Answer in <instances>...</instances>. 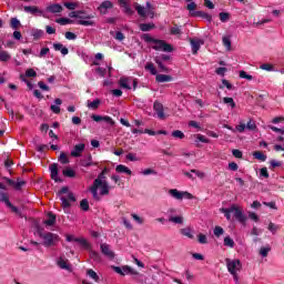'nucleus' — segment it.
Wrapping results in <instances>:
<instances>
[{
	"instance_id": "obj_49",
	"label": "nucleus",
	"mask_w": 284,
	"mask_h": 284,
	"mask_svg": "<svg viewBox=\"0 0 284 284\" xmlns=\"http://www.w3.org/2000/svg\"><path fill=\"white\" fill-rule=\"evenodd\" d=\"M245 122L241 121L240 124L235 126V132H240V134H243V132H245Z\"/></svg>"
},
{
	"instance_id": "obj_48",
	"label": "nucleus",
	"mask_w": 284,
	"mask_h": 284,
	"mask_svg": "<svg viewBox=\"0 0 284 284\" xmlns=\"http://www.w3.org/2000/svg\"><path fill=\"white\" fill-rule=\"evenodd\" d=\"M145 70H148L149 72H151V74H156V68H154V63L152 62H148L145 64Z\"/></svg>"
},
{
	"instance_id": "obj_20",
	"label": "nucleus",
	"mask_w": 284,
	"mask_h": 284,
	"mask_svg": "<svg viewBox=\"0 0 284 284\" xmlns=\"http://www.w3.org/2000/svg\"><path fill=\"white\" fill-rule=\"evenodd\" d=\"M100 250L104 256H108V258H114V252L110 248V246L105 243L100 245Z\"/></svg>"
},
{
	"instance_id": "obj_1",
	"label": "nucleus",
	"mask_w": 284,
	"mask_h": 284,
	"mask_svg": "<svg viewBox=\"0 0 284 284\" xmlns=\"http://www.w3.org/2000/svg\"><path fill=\"white\" fill-rule=\"evenodd\" d=\"M106 169H104L99 175L98 179H95L93 181V184L90 186V192L93 196V199H95V201H101V196H106L108 194H110V185L108 184V182L103 179H105L104 174H105ZM99 190H100V195H99Z\"/></svg>"
},
{
	"instance_id": "obj_54",
	"label": "nucleus",
	"mask_w": 284,
	"mask_h": 284,
	"mask_svg": "<svg viewBox=\"0 0 284 284\" xmlns=\"http://www.w3.org/2000/svg\"><path fill=\"white\" fill-rule=\"evenodd\" d=\"M197 241H199V243H201V245H206L207 236L205 234H203V233H200L197 235Z\"/></svg>"
},
{
	"instance_id": "obj_2",
	"label": "nucleus",
	"mask_w": 284,
	"mask_h": 284,
	"mask_svg": "<svg viewBox=\"0 0 284 284\" xmlns=\"http://www.w3.org/2000/svg\"><path fill=\"white\" fill-rule=\"evenodd\" d=\"M142 39H143V41H145V43H151V48L153 50H156L159 52H172L171 44H168L163 40L152 38V36H150V33H144L142 36Z\"/></svg>"
},
{
	"instance_id": "obj_59",
	"label": "nucleus",
	"mask_w": 284,
	"mask_h": 284,
	"mask_svg": "<svg viewBox=\"0 0 284 284\" xmlns=\"http://www.w3.org/2000/svg\"><path fill=\"white\" fill-rule=\"evenodd\" d=\"M80 206L81 210H83L84 212H88V210H90V203L88 202V200H82L80 202Z\"/></svg>"
},
{
	"instance_id": "obj_62",
	"label": "nucleus",
	"mask_w": 284,
	"mask_h": 284,
	"mask_svg": "<svg viewBox=\"0 0 284 284\" xmlns=\"http://www.w3.org/2000/svg\"><path fill=\"white\" fill-rule=\"evenodd\" d=\"M90 258H92L93 261H101V255H99L95 251H91Z\"/></svg>"
},
{
	"instance_id": "obj_3",
	"label": "nucleus",
	"mask_w": 284,
	"mask_h": 284,
	"mask_svg": "<svg viewBox=\"0 0 284 284\" xmlns=\"http://www.w3.org/2000/svg\"><path fill=\"white\" fill-rule=\"evenodd\" d=\"M37 234L40 236V239H42L43 241L42 245L44 247H54L59 245V241H61V237L57 233H52V232L43 233L41 229L37 231Z\"/></svg>"
},
{
	"instance_id": "obj_33",
	"label": "nucleus",
	"mask_w": 284,
	"mask_h": 284,
	"mask_svg": "<svg viewBox=\"0 0 284 284\" xmlns=\"http://www.w3.org/2000/svg\"><path fill=\"white\" fill-rule=\"evenodd\" d=\"M63 176H68L69 179H74L77 176V173L74 170L67 168L62 171Z\"/></svg>"
},
{
	"instance_id": "obj_4",
	"label": "nucleus",
	"mask_w": 284,
	"mask_h": 284,
	"mask_svg": "<svg viewBox=\"0 0 284 284\" xmlns=\"http://www.w3.org/2000/svg\"><path fill=\"white\" fill-rule=\"evenodd\" d=\"M60 200L62 202L63 210H68L74 201H77V197H74V193L70 192V189L68 186H63L59 192Z\"/></svg>"
},
{
	"instance_id": "obj_18",
	"label": "nucleus",
	"mask_w": 284,
	"mask_h": 284,
	"mask_svg": "<svg viewBox=\"0 0 284 284\" xmlns=\"http://www.w3.org/2000/svg\"><path fill=\"white\" fill-rule=\"evenodd\" d=\"M4 181H7V183L9 185H12V187H14V190H21V187H23V185H26V181H23V180H18L16 182L14 180H10L8 178H4Z\"/></svg>"
},
{
	"instance_id": "obj_25",
	"label": "nucleus",
	"mask_w": 284,
	"mask_h": 284,
	"mask_svg": "<svg viewBox=\"0 0 284 284\" xmlns=\"http://www.w3.org/2000/svg\"><path fill=\"white\" fill-rule=\"evenodd\" d=\"M115 172H118V174H128L129 176H132V170L123 164L118 165Z\"/></svg>"
},
{
	"instance_id": "obj_58",
	"label": "nucleus",
	"mask_w": 284,
	"mask_h": 284,
	"mask_svg": "<svg viewBox=\"0 0 284 284\" xmlns=\"http://www.w3.org/2000/svg\"><path fill=\"white\" fill-rule=\"evenodd\" d=\"M270 165H271V170H274L276 168H281V165H283V162L276 161V160H271Z\"/></svg>"
},
{
	"instance_id": "obj_35",
	"label": "nucleus",
	"mask_w": 284,
	"mask_h": 284,
	"mask_svg": "<svg viewBox=\"0 0 284 284\" xmlns=\"http://www.w3.org/2000/svg\"><path fill=\"white\" fill-rule=\"evenodd\" d=\"M55 23H59L60 26H68L70 23H74V21L70 18H60L55 20Z\"/></svg>"
},
{
	"instance_id": "obj_11",
	"label": "nucleus",
	"mask_w": 284,
	"mask_h": 284,
	"mask_svg": "<svg viewBox=\"0 0 284 284\" xmlns=\"http://www.w3.org/2000/svg\"><path fill=\"white\" fill-rule=\"evenodd\" d=\"M0 201L6 203L7 207L11 209V212H13L14 214L21 215V212L19 211V209L12 205V202H10V199H8V193L0 192Z\"/></svg>"
},
{
	"instance_id": "obj_12",
	"label": "nucleus",
	"mask_w": 284,
	"mask_h": 284,
	"mask_svg": "<svg viewBox=\"0 0 284 284\" xmlns=\"http://www.w3.org/2000/svg\"><path fill=\"white\" fill-rule=\"evenodd\" d=\"M23 10L28 14H33V17H42L43 16V11H41V9H39V7H37V6H26V7H23Z\"/></svg>"
},
{
	"instance_id": "obj_17",
	"label": "nucleus",
	"mask_w": 284,
	"mask_h": 284,
	"mask_svg": "<svg viewBox=\"0 0 284 284\" xmlns=\"http://www.w3.org/2000/svg\"><path fill=\"white\" fill-rule=\"evenodd\" d=\"M83 150H85V144L80 143L75 144L73 150L71 151V156L79 158L81 154H83Z\"/></svg>"
},
{
	"instance_id": "obj_23",
	"label": "nucleus",
	"mask_w": 284,
	"mask_h": 284,
	"mask_svg": "<svg viewBox=\"0 0 284 284\" xmlns=\"http://www.w3.org/2000/svg\"><path fill=\"white\" fill-rule=\"evenodd\" d=\"M47 11L51 12L52 14H57L59 12H63V7L59 3H54V4L47 7Z\"/></svg>"
},
{
	"instance_id": "obj_38",
	"label": "nucleus",
	"mask_w": 284,
	"mask_h": 284,
	"mask_svg": "<svg viewBox=\"0 0 284 284\" xmlns=\"http://www.w3.org/2000/svg\"><path fill=\"white\" fill-rule=\"evenodd\" d=\"M75 243H78V245H80V247H84V248L90 247L88 240H85L83 237H77Z\"/></svg>"
},
{
	"instance_id": "obj_13",
	"label": "nucleus",
	"mask_w": 284,
	"mask_h": 284,
	"mask_svg": "<svg viewBox=\"0 0 284 284\" xmlns=\"http://www.w3.org/2000/svg\"><path fill=\"white\" fill-rule=\"evenodd\" d=\"M112 8H114L112 1L105 0L98 7V10L100 14H105L109 10H112Z\"/></svg>"
},
{
	"instance_id": "obj_24",
	"label": "nucleus",
	"mask_w": 284,
	"mask_h": 284,
	"mask_svg": "<svg viewBox=\"0 0 284 284\" xmlns=\"http://www.w3.org/2000/svg\"><path fill=\"white\" fill-rule=\"evenodd\" d=\"M80 165H82V168H91V165H97V162L92 161V155L89 154L85 159L80 161Z\"/></svg>"
},
{
	"instance_id": "obj_37",
	"label": "nucleus",
	"mask_w": 284,
	"mask_h": 284,
	"mask_svg": "<svg viewBox=\"0 0 284 284\" xmlns=\"http://www.w3.org/2000/svg\"><path fill=\"white\" fill-rule=\"evenodd\" d=\"M254 159H257V161H267V155H265L263 152L261 151H255L253 153Z\"/></svg>"
},
{
	"instance_id": "obj_56",
	"label": "nucleus",
	"mask_w": 284,
	"mask_h": 284,
	"mask_svg": "<svg viewBox=\"0 0 284 284\" xmlns=\"http://www.w3.org/2000/svg\"><path fill=\"white\" fill-rule=\"evenodd\" d=\"M246 130H250V131L256 130V122H254V120H248L246 123Z\"/></svg>"
},
{
	"instance_id": "obj_22",
	"label": "nucleus",
	"mask_w": 284,
	"mask_h": 284,
	"mask_svg": "<svg viewBox=\"0 0 284 284\" xmlns=\"http://www.w3.org/2000/svg\"><path fill=\"white\" fill-rule=\"evenodd\" d=\"M120 8H123L125 14H134V11L132 10V8L130 7V4H128V1L125 0H119L118 1Z\"/></svg>"
},
{
	"instance_id": "obj_6",
	"label": "nucleus",
	"mask_w": 284,
	"mask_h": 284,
	"mask_svg": "<svg viewBox=\"0 0 284 284\" xmlns=\"http://www.w3.org/2000/svg\"><path fill=\"white\" fill-rule=\"evenodd\" d=\"M80 17L78 20V26H95V22L92 20L94 19V14L88 13L87 11L80 10Z\"/></svg>"
},
{
	"instance_id": "obj_55",
	"label": "nucleus",
	"mask_w": 284,
	"mask_h": 284,
	"mask_svg": "<svg viewBox=\"0 0 284 284\" xmlns=\"http://www.w3.org/2000/svg\"><path fill=\"white\" fill-rule=\"evenodd\" d=\"M223 103H226L232 109L236 108V103L234 102V99H232V98H224Z\"/></svg>"
},
{
	"instance_id": "obj_31",
	"label": "nucleus",
	"mask_w": 284,
	"mask_h": 284,
	"mask_svg": "<svg viewBox=\"0 0 284 284\" xmlns=\"http://www.w3.org/2000/svg\"><path fill=\"white\" fill-rule=\"evenodd\" d=\"M55 223H57V215L49 213L48 219L44 220V225H48L49 227H51V225H54Z\"/></svg>"
},
{
	"instance_id": "obj_28",
	"label": "nucleus",
	"mask_w": 284,
	"mask_h": 284,
	"mask_svg": "<svg viewBox=\"0 0 284 284\" xmlns=\"http://www.w3.org/2000/svg\"><path fill=\"white\" fill-rule=\"evenodd\" d=\"M155 80L158 81V83H169L170 81H172V77L168 74H158L155 77Z\"/></svg>"
},
{
	"instance_id": "obj_14",
	"label": "nucleus",
	"mask_w": 284,
	"mask_h": 284,
	"mask_svg": "<svg viewBox=\"0 0 284 284\" xmlns=\"http://www.w3.org/2000/svg\"><path fill=\"white\" fill-rule=\"evenodd\" d=\"M91 119L95 121V123H101V121H104L105 123H110V125H114V120L108 115H91Z\"/></svg>"
},
{
	"instance_id": "obj_46",
	"label": "nucleus",
	"mask_w": 284,
	"mask_h": 284,
	"mask_svg": "<svg viewBox=\"0 0 284 284\" xmlns=\"http://www.w3.org/2000/svg\"><path fill=\"white\" fill-rule=\"evenodd\" d=\"M155 63L158 64V68H160L161 72H170V69L163 65V62L159 60V58L155 59Z\"/></svg>"
},
{
	"instance_id": "obj_45",
	"label": "nucleus",
	"mask_w": 284,
	"mask_h": 284,
	"mask_svg": "<svg viewBox=\"0 0 284 284\" xmlns=\"http://www.w3.org/2000/svg\"><path fill=\"white\" fill-rule=\"evenodd\" d=\"M64 8L68 10H77V8H79V2H64Z\"/></svg>"
},
{
	"instance_id": "obj_40",
	"label": "nucleus",
	"mask_w": 284,
	"mask_h": 284,
	"mask_svg": "<svg viewBox=\"0 0 284 284\" xmlns=\"http://www.w3.org/2000/svg\"><path fill=\"white\" fill-rule=\"evenodd\" d=\"M99 105H101V100L99 99H95L92 102L88 101V108H90L91 110H98Z\"/></svg>"
},
{
	"instance_id": "obj_30",
	"label": "nucleus",
	"mask_w": 284,
	"mask_h": 284,
	"mask_svg": "<svg viewBox=\"0 0 284 284\" xmlns=\"http://www.w3.org/2000/svg\"><path fill=\"white\" fill-rule=\"evenodd\" d=\"M169 222L174 223L175 225H183V216L182 215H170Z\"/></svg>"
},
{
	"instance_id": "obj_61",
	"label": "nucleus",
	"mask_w": 284,
	"mask_h": 284,
	"mask_svg": "<svg viewBox=\"0 0 284 284\" xmlns=\"http://www.w3.org/2000/svg\"><path fill=\"white\" fill-rule=\"evenodd\" d=\"M131 216H132V219H133L134 221H136V222L139 223V225H143V223H144V221H145V220H143V217H141V216H139V215H136V214H134V213H132Z\"/></svg>"
},
{
	"instance_id": "obj_42",
	"label": "nucleus",
	"mask_w": 284,
	"mask_h": 284,
	"mask_svg": "<svg viewBox=\"0 0 284 284\" xmlns=\"http://www.w3.org/2000/svg\"><path fill=\"white\" fill-rule=\"evenodd\" d=\"M11 57L10 53H8V51H3L0 49V61H10Z\"/></svg>"
},
{
	"instance_id": "obj_9",
	"label": "nucleus",
	"mask_w": 284,
	"mask_h": 284,
	"mask_svg": "<svg viewBox=\"0 0 284 284\" xmlns=\"http://www.w3.org/2000/svg\"><path fill=\"white\" fill-rule=\"evenodd\" d=\"M231 212L233 213V216L239 221V223H245L247 221V215L243 213V207H241L237 204L231 205Z\"/></svg>"
},
{
	"instance_id": "obj_21",
	"label": "nucleus",
	"mask_w": 284,
	"mask_h": 284,
	"mask_svg": "<svg viewBox=\"0 0 284 284\" xmlns=\"http://www.w3.org/2000/svg\"><path fill=\"white\" fill-rule=\"evenodd\" d=\"M201 45H203L202 40L191 39V48H192L193 54H196L199 50H201Z\"/></svg>"
},
{
	"instance_id": "obj_41",
	"label": "nucleus",
	"mask_w": 284,
	"mask_h": 284,
	"mask_svg": "<svg viewBox=\"0 0 284 284\" xmlns=\"http://www.w3.org/2000/svg\"><path fill=\"white\" fill-rule=\"evenodd\" d=\"M220 212H222V214H224L226 221H232V209L231 206L229 209H220Z\"/></svg>"
},
{
	"instance_id": "obj_15",
	"label": "nucleus",
	"mask_w": 284,
	"mask_h": 284,
	"mask_svg": "<svg viewBox=\"0 0 284 284\" xmlns=\"http://www.w3.org/2000/svg\"><path fill=\"white\" fill-rule=\"evenodd\" d=\"M50 172H51V179L55 181V183L61 182V179L59 178V165L53 163L50 165Z\"/></svg>"
},
{
	"instance_id": "obj_36",
	"label": "nucleus",
	"mask_w": 284,
	"mask_h": 284,
	"mask_svg": "<svg viewBox=\"0 0 284 284\" xmlns=\"http://www.w3.org/2000/svg\"><path fill=\"white\" fill-rule=\"evenodd\" d=\"M10 26L13 30H19V28H21V21L17 18H11Z\"/></svg>"
},
{
	"instance_id": "obj_26",
	"label": "nucleus",
	"mask_w": 284,
	"mask_h": 284,
	"mask_svg": "<svg viewBox=\"0 0 284 284\" xmlns=\"http://www.w3.org/2000/svg\"><path fill=\"white\" fill-rule=\"evenodd\" d=\"M57 263L61 267V270H70V262L68 261V258L61 256L59 257Z\"/></svg>"
},
{
	"instance_id": "obj_7",
	"label": "nucleus",
	"mask_w": 284,
	"mask_h": 284,
	"mask_svg": "<svg viewBox=\"0 0 284 284\" xmlns=\"http://www.w3.org/2000/svg\"><path fill=\"white\" fill-rule=\"evenodd\" d=\"M135 10L140 17H151V19H154V8L150 2H146V7L136 4Z\"/></svg>"
},
{
	"instance_id": "obj_64",
	"label": "nucleus",
	"mask_w": 284,
	"mask_h": 284,
	"mask_svg": "<svg viewBox=\"0 0 284 284\" xmlns=\"http://www.w3.org/2000/svg\"><path fill=\"white\" fill-rule=\"evenodd\" d=\"M171 34H182L181 29L178 26H174L170 30Z\"/></svg>"
},
{
	"instance_id": "obj_27",
	"label": "nucleus",
	"mask_w": 284,
	"mask_h": 284,
	"mask_svg": "<svg viewBox=\"0 0 284 284\" xmlns=\"http://www.w3.org/2000/svg\"><path fill=\"white\" fill-rule=\"evenodd\" d=\"M53 50H55L57 52L61 51V54H63V57H65V54L70 52L68 48L63 47L62 43H53Z\"/></svg>"
},
{
	"instance_id": "obj_16",
	"label": "nucleus",
	"mask_w": 284,
	"mask_h": 284,
	"mask_svg": "<svg viewBox=\"0 0 284 284\" xmlns=\"http://www.w3.org/2000/svg\"><path fill=\"white\" fill-rule=\"evenodd\" d=\"M153 109L162 121L165 120V112H163V104L161 102L155 101L153 104Z\"/></svg>"
},
{
	"instance_id": "obj_39",
	"label": "nucleus",
	"mask_w": 284,
	"mask_h": 284,
	"mask_svg": "<svg viewBox=\"0 0 284 284\" xmlns=\"http://www.w3.org/2000/svg\"><path fill=\"white\" fill-rule=\"evenodd\" d=\"M87 274H88V276H90V278L94 280L95 283H99L100 277H99V275L97 274V272H94V270L89 268V270L87 271Z\"/></svg>"
},
{
	"instance_id": "obj_10",
	"label": "nucleus",
	"mask_w": 284,
	"mask_h": 284,
	"mask_svg": "<svg viewBox=\"0 0 284 284\" xmlns=\"http://www.w3.org/2000/svg\"><path fill=\"white\" fill-rule=\"evenodd\" d=\"M120 88H123L124 90H132V85L134 90H136V79L134 78H121L120 81Z\"/></svg>"
},
{
	"instance_id": "obj_8",
	"label": "nucleus",
	"mask_w": 284,
	"mask_h": 284,
	"mask_svg": "<svg viewBox=\"0 0 284 284\" xmlns=\"http://www.w3.org/2000/svg\"><path fill=\"white\" fill-rule=\"evenodd\" d=\"M169 194L176 201H183V199H187L189 201H192V199H194V195H192L190 192L179 191L176 189L169 190Z\"/></svg>"
},
{
	"instance_id": "obj_29",
	"label": "nucleus",
	"mask_w": 284,
	"mask_h": 284,
	"mask_svg": "<svg viewBox=\"0 0 284 284\" xmlns=\"http://www.w3.org/2000/svg\"><path fill=\"white\" fill-rule=\"evenodd\" d=\"M195 17H200L201 19H205L209 23H212V16L205 11H196L193 13Z\"/></svg>"
},
{
	"instance_id": "obj_44",
	"label": "nucleus",
	"mask_w": 284,
	"mask_h": 284,
	"mask_svg": "<svg viewBox=\"0 0 284 284\" xmlns=\"http://www.w3.org/2000/svg\"><path fill=\"white\" fill-rule=\"evenodd\" d=\"M213 234L219 239L220 236H223V234H225V231L221 226H215V229L213 230Z\"/></svg>"
},
{
	"instance_id": "obj_34",
	"label": "nucleus",
	"mask_w": 284,
	"mask_h": 284,
	"mask_svg": "<svg viewBox=\"0 0 284 284\" xmlns=\"http://www.w3.org/2000/svg\"><path fill=\"white\" fill-rule=\"evenodd\" d=\"M180 234H182V236H186L187 239H194V234H192V229L190 227L182 229Z\"/></svg>"
},
{
	"instance_id": "obj_52",
	"label": "nucleus",
	"mask_w": 284,
	"mask_h": 284,
	"mask_svg": "<svg viewBox=\"0 0 284 284\" xmlns=\"http://www.w3.org/2000/svg\"><path fill=\"white\" fill-rule=\"evenodd\" d=\"M224 245L225 247H234V240H232L230 236L224 237Z\"/></svg>"
},
{
	"instance_id": "obj_32",
	"label": "nucleus",
	"mask_w": 284,
	"mask_h": 284,
	"mask_svg": "<svg viewBox=\"0 0 284 284\" xmlns=\"http://www.w3.org/2000/svg\"><path fill=\"white\" fill-rule=\"evenodd\" d=\"M154 28H156V26H154V23H141L140 24V30L142 32H150V30H154Z\"/></svg>"
},
{
	"instance_id": "obj_47",
	"label": "nucleus",
	"mask_w": 284,
	"mask_h": 284,
	"mask_svg": "<svg viewBox=\"0 0 284 284\" xmlns=\"http://www.w3.org/2000/svg\"><path fill=\"white\" fill-rule=\"evenodd\" d=\"M219 17H220V21H222V23H227V21L230 20L231 16L227 12H221L219 14Z\"/></svg>"
},
{
	"instance_id": "obj_43",
	"label": "nucleus",
	"mask_w": 284,
	"mask_h": 284,
	"mask_svg": "<svg viewBox=\"0 0 284 284\" xmlns=\"http://www.w3.org/2000/svg\"><path fill=\"white\" fill-rule=\"evenodd\" d=\"M59 161L60 163H62V165H67V163H70V160L68 159V154H65L64 152L60 153Z\"/></svg>"
},
{
	"instance_id": "obj_57",
	"label": "nucleus",
	"mask_w": 284,
	"mask_h": 284,
	"mask_svg": "<svg viewBox=\"0 0 284 284\" xmlns=\"http://www.w3.org/2000/svg\"><path fill=\"white\" fill-rule=\"evenodd\" d=\"M172 136L174 139H185V134L181 130L173 131Z\"/></svg>"
},
{
	"instance_id": "obj_63",
	"label": "nucleus",
	"mask_w": 284,
	"mask_h": 284,
	"mask_svg": "<svg viewBox=\"0 0 284 284\" xmlns=\"http://www.w3.org/2000/svg\"><path fill=\"white\" fill-rule=\"evenodd\" d=\"M196 139L197 141H201V143H210V139L205 138V135L197 134Z\"/></svg>"
},
{
	"instance_id": "obj_19",
	"label": "nucleus",
	"mask_w": 284,
	"mask_h": 284,
	"mask_svg": "<svg viewBox=\"0 0 284 284\" xmlns=\"http://www.w3.org/2000/svg\"><path fill=\"white\" fill-rule=\"evenodd\" d=\"M186 1V10L189 11L190 17H195L194 14H196V8H199V6L196 4V2L192 1V0H185Z\"/></svg>"
},
{
	"instance_id": "obj_53",
	"label": "nucleus",
	"mask_w": 284,
	"mask_h": 284,
	"mask_svg": "<svg viewBox=\"0 0 284 284\" xmlns=\"http://www.w3.org/2000/svg\"><path fill=\"white\" fill-rule=\"evenodd\" d=\"M268 232H272V234H276L277 230H281V226L274 224V223H270L268 227H267Z\"/></svg>"
},
{
	"instance_id": "obj_5",
	"label": "nucleus",
	"mask_w": 284,
	"mask_h": 284,
	"mask_svg": "<svg viewBox=\"0 0 284 284\" xmlns=\"http://www.w3.org/2000/svg\"><path fill=\"white\" fill-rule=\"evenodd\" d=\"M225 263H226V267H227L230 274H232V276H234L235 281H239V277L236 274H239V272H241V270L243 267V265L241 264V260L226 258Z\"/></svg>"
},
{
	"instance_id": "obj_51",
	"label": "nucleus",
	"mask_w": 284,
	"mask_h": 284,
	"mask_svg": "<svg viewBox=\"0 0 284 284\" xmlns=\"http://www.w3.org/2000/svg\"><path fill=\"white\" fill-rule=\"evenodd\" d=\"M222 43L227 50H232V41L227 37L222 38Z\"/></svg>"
},
{
	"instance_id": "obj_50",
	"label": "nucleus",
	"mask_w": 284,
	"mask_h": 284,
	"mask_svg": "<svg viewBox=\"0 0 284 284\" xmlns=\"http://www.w3.org/2000/svg\"><path fill=\"white\" fill-rule=\"evenodd\" d=\"M270 252H272V247L270 246L260 248V254L263 256V258H265L270 254Z\"/></svg>"
},
{
	"instance_id": "obj_60",
	"label": "nucleus",
	"mask_w": 284,
	"mask_h": 284,
	"mask_svg": "<svg viewBox=\"0 0 284 284\" xmlns=\"http://www.w3.org/2000/svg\"><path fill=\"white\" fill-rule=\"evenodd\" d=\"M261 70H266V72H272V70H274V65L270 64V63H264L262 65H260Z\"/></svg>"
}]
</instances>
